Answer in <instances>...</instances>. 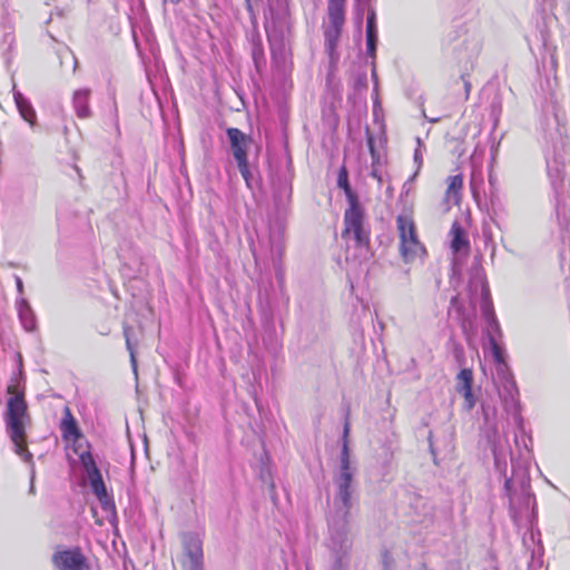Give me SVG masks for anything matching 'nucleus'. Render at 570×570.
<instances>
[{"mask_svg":"<svg viewBox=\"0 0 570 570\" xmlns=\"http://www.w3.org/2000/svg\"><path fill=\"white\" fill-rule=\"evenodd\" d=\"M12 95L16 107L20 116L30 125H35L37 115L36 110L28 98H26L18 89L16 83L12 86Z\"/></svg>","mask_w":570,"mask_h":570,"instance_id":"obj_15","label":"nucleus"},{"mask_svg":"<svg viewBox=\"0 0 570 570\" xmlns=\"http://www.w3.org/2000/svg\"><path fill=\"white\" fill-rule=\"evenodd\" d=\"M22 371L11 379L7 392V410L4 413L6 431L12 444L13 452L26 463H32V454L28 450L27 428L31 424L28 405L24 400Z\"/></svg>","mask_w":570,"mask_h":570,"instance_id":"obj_2","label":"nucleus"},{"mask_svg":"<svg viewBox=\"0 0 570 570\" xmlns=\"http://www.w3.org/2000/svg\"><path fill=\"white\" fill-rule=\"evenodd\" d=\"M30 492L33 493L35 492V487L33 484L31 483V487H30Z\"/></svg>","mask_w":570,"mask_h":570,"instance_id":"obj_35","label":"nucleus"},{"mask_svg":"<svg viewBox=\"0 0 570 570\" xmlns=\"http://www.w3.org/2000/svg\"><path fill=\"white\" fill-rule=\"evenodd\" d=\"M345 212L343 237L347 242L346 259L362 262L370 258L368 230L365 227L364 209L357 198H352Z\"/></svg>","mask_w":570,"mask_h":570,"instance_id":"obj_3","label":"nucleus"},{"mask_svg":"<svg viewBox=\"0 0 570 570\" xmlns=\"http://www.w3.org/2000/svg\"><path fill=\"white\" fill-rule=\"evenodd\" d=\"M90 96L91 90L88 88L77 89L72 95V108L80 119L92 117V110L89 105Z\"/></svg>","mask_w":570,"mask_h":570,"instance_id":"obj_13","label":"nucleus"},{"mask_svg":"<svg viewBox=\"0 0 570 570\" xmlns=\"http://www.w3.org/2000/svg\"><path fill=\"white\" fill-rule=\"evenodd\" d=\"M348 423L344 426L343 446L340 458L338 469L334 475V505L337 512L350 513L353 505V494L355 492L354 478L356 475V465L351 459L348 449Z\"/></svg>","mask_w":570,"mask_h":570,"instance_id":"obj_4","label":"nucleus"},{"mask_svg":"<svg viewBox=\"0 0 570 570\" xmlns=\"http://www.w3.org/2000/svg\"><path fill=\"white\" fill-rule=\"evenodd\" d=\"M55 562L61 570H88L83 556L78 551H63L55 557Z\"/></svg>","mask_w":570,"mask_h":570,"instance_id":"obj_12","label":"nucleus"},{"mask_svg":"<svg viewBox=\"0 0 570 570\" xmlns=\"http://www.w3.org/2000/svg\"><path fill=\"white\" fill-rule=\"evenodd\" d=\"M350 513L337 512L330 524V548L336 554V561L342 567L345 557L352 547Z\"/></svg>","mask_w":570,"mask_h":570,"instance_id":"obj_5","label":"nucleus"},{"mask_svg":"<svg viewBox=\"0 0 570 570\" xmlns=\"http://www.w3.org/2000/svg\"><path fill=\"white\" fill-rule=\"evenodd\" d=\"M17 289L19 293H22L23 292V284H22V281L17 277Z\"/></svg>","mask_w":570,"mask_h":570,"instance_id":"obj_27","label":"nucleus"},{"mask_svg":"<svg viewBox=\"0 0 570 570\" xmlns=\"http://www.w3.org/2000/svg\"><path fill=\"white\" fill-rule=\"evenodd\" d=\"M344 6L345 3L328 2V21L344 23Z\"/></svg>","mask_w":570,"mask_h":570,"instance_id":"obj_19","label":"nucleus"},{"mask_svg":"<svg viewBox=\"0 0 570 570\" xmlns=\"http://www.w3.org/2000/svg\"><path fill=\"white\" fill-rule=\"evenodd\" d=\"M102 116L106 121L117 127L118 124V107L116 100L111 98L107 106L104 108Z\"/></svg>","mask_w":570,"mask_h":570,"instance_id":"obj_21","label":"nucleus"},{"mask_svg":"<svg viewBox=\"0 0 570 570\" xmlns=\"http://www.w3.org/2000/svg\"><path fill=\"white\" fill-rule=\"evenodd\" d=\"M19 318L21 321L22 326L28 332H32L36 328V317L35 314L27 303V301L22 299L19 304Z\"/></svg>","mask_w":570,"mask_h":570,"instance_id":"obj_17","label":"nucleus"},{"mask_svg":"<svg viewBox=\"0 0 570 570\" xmlns=\"http://www.w3.org/2000/svg\"><path fill=\"white\" fill-rule=\"evenodd\" d=\"M337 185H338V187L344 189L348 202H351L352 198H356V196L352 193V190L350 188L347 173L344 167L341 168L338 179H337Z\"/></svg>","mask_w":570,"mask_h":570,"instance_id":"obj_22","label":"nucleus"},{"mask_svg":"<svg viewBox=\"0 0 570 570\" xmlns=\"http://www.w3.org/2000/svg\"><path fill=\"white\" fill-rule=\"evenodd\" d=\"M330 2H336V3H345V0H330Z\"/></svg>","mask_w":570,"mask_h":570,"instance_id":"obj_32","label":"nucleus"},{"mask_svg":"<svg viewBox=\"0 0 570 570\" xmlns=\"http://www.w3.org/2000/svg\"><path fill=\"white\" fill-rule=\"evenodd\" d=\"M498 393L505 407L515 405L517 386L504 364L497 366Z\"/></svg>","mask_w":570,"mask_h":570,"instance_id":"obj_8","label":"nucleus"},{"mask_svg":"<svg viewBox=\"0 0 570 570\" xmlns=\"http://www.w3.org/2000/svg\"><path fill=\"white\" fill-rule=\"evenodd\" d=\"M342 26H343V23L336 24L335 22L328 21V26L325 31V38H326V41L331 49H333L335 47L336 41L340 38Z\"/></svg>","mask_w":570,"mask_h":570,"instance_id":"obj_20","label":"nucleus"},{"mask_svg":"<svg viewBox=\"0 0 570 570\" xmlns=\"http://www.w3.org/2000/svg\"><path fill=\"white\" fill-rule=\"evenodd\" d=\"M470 299L474 306L476 301L480 302V306L483 316L490 320L493 316V308L490 302V291L482 276L476 275L470 284Z\"/></svg>","mask_w":570,"mask_h":570,"instance_id":"obj_7","label":"nucleus"},{"mask_svg":"<svg viewBox=\"0 0 570 570\" xmlns=\"http://www.w3.org/2000/svg\"><path fill=\"white\" fill-rule=\"evenodd\" d=\"M181 0H163L164 3H171V4H177L179 3Z\"/></svg>","mask_w":570,"mask_h":570,"instance_id":"obj_28","label":"nucleus"},{"mask_svg":"<svg viewBox=\"0 0 570 570\" xmlns=\"http://www.w3.org/2000/svg\"><path fill=\"white\" fill-rule=\"evenodd\" d=\"M472 380V371L468 368L462 370L458 375L456 390L464 397L465 409L469 411L475 404V400L471 391Z\"/></svg>","mask_w":570,"mask_h":570,"instance_id":"obj_14","label":"nucleus"},{"mask_svg":"<svg viewBox=\"0 0 570 570\" xmlns=\"http://www.w3.org/2000/svg\"><path fill=\"white\" fill-rule=\"evenodd\" d=\"M232 153L234 158L237 160L244 179L246 180L247 185H249V179L252 178L249 158L257 157L259 147L257 145H232Z\"/></svg>","mask_w":570,"mask_h":570,"instance_id":"obj_11","label":"nucleus"},{"mask_svg":"<svg viewBox=\"0 0 570 570\" xmlns=\"http://www.w3.org/2000/svg\"><path fill=\"white\" fill-rule=\"evenodd\" d=\"M464 87H465V91H466V94H469L470 88H471V85H470L468 81H465V82H464Z\"/></svg>","mask_w":570,"mask_h":570,"instance_id":"obj_30","label":"nucleus"},{"mask_svg":"<svg viewBox=\"0 0 570 570\" xmlns=\"http://www.w3.org/2000/svg\"><path fill=\"white\" fill-rule=\"evenodd\" d=\"M463 186V179L460 175H455L449 178V186L445 194L448 203L458 205L460 202V190Z\"/></svg>","mask_w":570,"mask_h":570,"instance_id":"obj_18","label":"nucleus"},{"mask_svg":"<svg viewBox=\"0 0 570 570\" xmlns=\"http://www.w3.org/2000/svg\"><path fill=\"white\" fill-rule=\"evenodd\" d=\"M184 570H203V549L198 537L189 534L184 539Z\"/></svg>","mask_w":570,"mask_h":570,"instance_id":"obj_9","label":"nucleus"},{"mask_svg":"<svg viewBox=\"0 0 570 570\" xmlns=\"http://www.w3.org/2000/svg\"><path fill=\"white\" fill-rule=\"evenodd\" d=\"M366 45L367 53L371 57L375 56L376 42H377V29L375 21V12L370 10L366 18Z\"/></svg>","mask_w":570,"mask_h":570,"instance_id":"obj_16","label":"nucleus"},{"mask_svg":"<svg viewBox=\"0 0 570 570\" xmlns=\"http://www.w3.org/2000/svg\"><path fill=\"white\" fill-rule=\"evenodd\" d=\"M451 249L453 253V263L459 265L469 255L470 243L466 233L458 222H454L451 230Z\"/></svg>","mask_w":570,"mask_h":570,"instance_id":"obj_10","label":"nucleus"},{"mask_svg":"<svg viewBox=\"0 0 570 570\" xmlns=\"http://www.w3.org/2000/svg\"><path fill=\"white\" fill-rule=\"evenodd\" d=\"M61 432L62 438L67 442V455L70 463H81L94 493L98 498L101 508L107 513L106 518L111 520L115 518L114 505L107 495L101 474L96 468V464L89 452L88 442L80 433L69 407L65 409V417L61 422Z\"/></svg>","mask_w":570,"mask_h":570,"instance_id":"obj_1","label":"nucleus"},{"mask_svg":"<svg viewBox=\"0 0 570 570\" xmlns=\"http://www.w3.org/2000/svg\"><path fill=\"white\" fill-rule=\"evenodd\" d=\"M368 151L371 153L372 158L375 160V154H376L375 145L370 144Z\"/></svg>","mask_w":570,"mask_h":570,"instance_id":"obj_26","label":"nucleus"},{"mask_svg":"<svg viewBox=\"0 0 570 570\" xmlns=\"http://www.w3.org/2000/svg\"><path fill=\"white\" fill-rule=\"evenodd\" d=\"M373 176H375V177H377L379 179H381V178L377 176V171H376V169H375V168L373 169Z\"/></svg>","mask_w":570,"mask_h":570,"instance_id":"obj_33","label":"nucleus"},{"mask_svg":"<svg viewBox=\"0 0 570 570\" xmlns=\"http://www.w3.org/2000/svg\"><path fill=\"white\" fill-rule=\"evenodd\" d=\"M419 157H420V155H419V151L416 150V153H415V160L416 161H419Z\"/></svg>","mask_w":570,"mask_h":570,"instance_id":"obj_34","label":"nucleus"},{"mask_svg":"<svg viewBox=\"0 0 570 570\" xmlns=\"http://www.w3.org/2000/svg\"><path fill=\"white\" fill-rule=\"evenodd\" d=\"M492 108H493V114L500 112V105L497 106L495 104H493Z\"/></svg>","mask_w":570,"mask_h":570,"instance_id":"obj_29","label":"nucleus"},{"mask_svg":"<svg viewBox=\"0 0 570 570\" xmlns=\"http://www.w3.org/2000/svg\"><path fill=\"white\" fill-rule=\"evenodd\" d=\"M397 230L400 252L405 263H411L425 254V248L417 238L414 222L410 217H397Z\"/></svg>","mask_w":570,"mask_h":570,"instance_id":"obj_6","label":"nucleus"},{"mask_svg":"<svg viewBox=\"0 0 570 570\" xmlns=\"http://www.w3.org/2000/svg\"><path fill=\"white\" fill-rule=\"evenodd\" d=\"M125 336H126L127 347L130 351L131 362H132V365L135 366L136 360H135V354H134V351H132V347H131L130 331H129V328H125Z\"/></svg>","mask_w":570,"mask_h":570,"instance_id":"obj_25","label":"nucleus"},{"mask_svg":"<svg viewBox=\"0 0 570 570\" xmlns=\"http://www.w3.org/2000/svg\"><path fill=\"white\" fill-rule=\"evenodd\" d=\"M535 4L541 12L548 13L553 11L557 0H535Z\"/></svg>","mask_w":570,"mask_h":570,"instance_id":"obj_23","label":"nucleus"},{"mask_svg":"<svg viewBox=\"0 0 570 570\" xmlns=\"http://www.w3.org/2000/svg\"><path fill=\"white\" fill-rule=\"evenodd\" d=\"M510 487H511V480H507L505 481V488L508 491H510Z\"/></svg>","mask_w":570,"mask_h":570,"instance_id":"obj_31","label":"nucleus"},{"mask_svg":"<svg viewBox=\"0 0 570 570\" xmlns=\"http://www.w3.org/2000/svg\"><path fill=\"white\" fill-rule=\"evenodd\" d=\"M227 136L229 138V142H242L244 139L243 132L235 128H229L227 130Z\"/></svg>","mask_w":570,"mask_h":570,"instance_id":"obj_24","label":"nucleus"}]
</instances>
